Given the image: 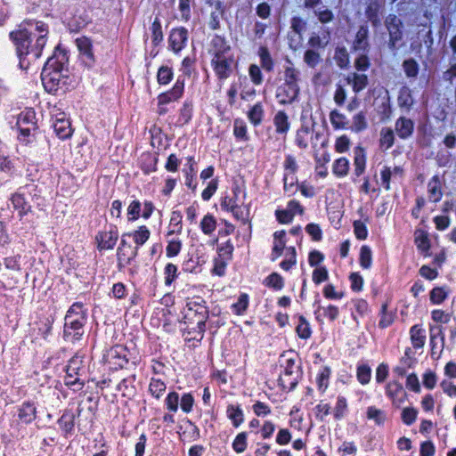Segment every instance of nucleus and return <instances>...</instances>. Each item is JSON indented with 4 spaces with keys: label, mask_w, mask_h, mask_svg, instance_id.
<instances>
[{
    "label": "nucleus",
    "mask_w": 456,
    "mask_h": 456,
    "mask_svg": "<svg viewBox=\"0 0 456 456\" xmlns=\"http://www.w3.org/2000/svg\"><path fill=\"white\" fill-rule=\"evenodd\" d=\"M28 26L35 25V31L37 35L36 43L31 45L32 31H29L26 27L20 26L19 29L10 33V37L16 46L17 53L20 58V67L22 69H27L31 61L37 60L42 53L43 48L46 44V36L48 28L42 21H36L35 23L27 22Z\"/></svg>",
    "instance_id": "obj_1"
},
{
    "label": "nucleus",
    "mask_w": 456,
    "mask_h": 456,
    "mask_svg": "<svg viewBox=\"0 0 456 456\" xmlns=\"http://www.w3.org/2000/svg\"><path fill=\"white\" fill-rule=\"evenodd\" d=\"M67 61L68 57L65 52L56 47L54 53L48 58L41 73L42 83L47 92H55L61 84H65L63 79L67 76L63 74V71Z\"/></svg>",
    "instance_id": "obj_2"
},
{
    "label": "nucleus",
    "mask_w": 456,
    "mask_h": 456,
    "mask_svg": "<svg viewBox=\"0 0 456 456\" xmlns=\"http://www.w3.org/2000/svg\"><path fill=\"white\" fill-rule=\"evenodd\" d=\"M385 25L389 33V47L392 50L395 49L396 42L402 39V20L395 14H389L385 20Z\"/></svg>",
    "instance_id": "obj_3"
},
{
    "label": "nucleus",
    "mask_w": 456,
    "mask_h": 456,
    "mask_svg": "<svg viewBox=\"0 0 456 456\" xmlns=\"http://www.w3.org/2000/svg\"><path fill=\"white\" fill-rule=\"evenodd\" d=\"M83 320L72 318L70 314H66L64 323V336L72 339H78L83 334Z\"/></svg>",
    "instance_id": "obj_4"
},
{
    "label": "nucleus",
    "mask_w": 456,
    "mask_h": 456,
    "mask_svg": "<svg viewBox=\"0 0 456 456\" xmlns=\"http://www.w3.org/2000/svg\"><path fill=\"white\" fill-rule=\"evenodd\" d=\"M232 58L230 56H217L214 57L212 63L214 65L215 71L219 78H227L232 71Z\"/></svg>",
    "instance_id": "obj_5"
},
{
    "label": "nucleus",
    "mask_w": 456,
    "mask_h": 456,
    "mask_svg": "<svg viewBox=\"0 0 456 456\" xmlns=\"http://www.w3.org/2000/svg\"><path fill=\"white\" fill-rule=\"evenodd\" d=\"M188 31L184 28H174L169 35V43L175 53L181 51L187 41Z\"/></svg>",
    "instance_id": "obj_6"
},
{
    "label": "nucleus",
    "mask_w": 456,
    "mask_h": 456,
    "mask_svg": "<svg viewBox=\"0 0 456 456\" xmlns=\"http://www.w3.org/2000/svg\"><path fill=\"white\" fill-rule=\"evenodd\" d=\"M67 376L65 378V383L67 386L73 387L74 390H79L83 387L86 381V375L78 370L67 366Z\"/></svg>",
    "instance_id": "obj_7"
},
{
    "label": "nucleus",
    "mask_w": 456,
    "mask_h": 456,
    "mask_svg": "<svg viewBox=\"0 0 456 456\" xmlns=\"http://www.w3.org/2000/svg\"><path fill=\"white\" fill-rule=\"evenodd\" d=\"M76 44L80 53L83 55L86 64L90 66L94 63V58L92 51L91 40L86 37H82L76 40Z\"/></svg>",
    "instance_id": "obj_8"
},
{
    "label": "nucleus",
    "mask_w": 456,
    "mask_h": 456,
    "mask_svg": "<svg viewBox=\"0 0 456 456\" xmlns=\"http://www.w3.org/2000/svg\"><path fill=\"white\" fill-rule=\"evenodd\" d=\"M183 81L178 79L171 91L163 93L159 96V103L167 104L180 98L183 92Z\"/></svg>",
    "instance_id": "obj_9"
},
{
    "label": "nucleus",
    "mask_w": 456,
    "mask_h": 456,
    "mask_svg": "<svg viewBox=\"0 0 456 456\" xmlns=\"http://www.w3.org/2000/svg\"><path fill=\"white\" fill-rule=\"evenodd\" d=\"M137 255V248H132L130 245L123 238L121 240L120 247L118 249V257L119 265L128 264Z\"/></svg>",
    "instance_id": "obj_10"
},
{
    "label": "nucleus",
    "mask_w": 456,
    "mask_h": 456,
    "mask_svg": "<svg viewBox=\"0 0 456 456\" xmlns=\"http://www.w3.org/2000/svg\"><path fill=\"white\" fill-rule=\"evenodd\" d=\"M118 238V232L114 229L108 232H102L97 237L99 247L102 249H110L115 246Z\"/></svg>",
    "instance_id": "obj_11"
},
{
    "label": "nucleus",
    "mask_w": 456,
    "mask_h": 456,
    "mask_svg": "<svg viewBox=\"0 0 456 456\" xmlns=\"http://www.w3.org/2000/svg\"><path fill=\"white\" fill-rule=\"evenodd\" d=\"M299 87L289 86H283L279 88L276 97L279 99L280 103L287 104L291 103L298 95Z\"/></svg>",
    "instance_id": "obj_12"
},
{
    "label": "nucleus",
    "mask_w": 456,
    "mask_h": 456,
    "mask_svg": "<svg viewBox=\"0 0 456 456\" xmlns=\"http://www.w3.org/2000/svg\"><path fill=\"white\" fill-rule=\"evenodd\" d=\"M414 124L410 118L402 117L395 122V132L402 139H406L412 134Z\"/></svg>",
    "instance_id": "obj_13"
},
{
    "label": "nucleus",
    "mask_w": 456,
    "mask_h": 456,
    "mask_svg": "<svg viewBox=\"0 0 456 456\" xmlns=\"http://www.w3.org/2000/svg\"><path fill=\"white\" fill-rule=\"evenodd\" d=\"M428 200L432 202H438L442 196V184L439 177L435 175L428 183Z\"/></svg>",
    "instance_id": "obj_14"
},
{
    "label": "nucleus",
    "mask_w": 456,
    "mask_h": 456,
    "mask_svg": "<svg viewBox=\"0 0 456 456\" xmlns=\"http://www.w3.org/2000/svg\"><path fill=\"white\" fill-rule=\"evenodd\" d=\"M210 45L214 57L225 56L230 51V45L227 44L226 40L217 35L212 38Z\"/></svg>",
    "instance_id": "obj_15"
},
{
    "label": "nucleus",
    "mask_w": 456,
    "mask_h": 456,
    "mask_svg": "<svg viewBox=\"0 0 456 456\" xmlns=\"http://www.w3.org/2000/svg\"><path fill=\"white\" fill-rule=\"evenodd\" d=\"M368 36V27L365 25L361 26L356 33L355 40L354 42V50L366 51L369 48Z\"/></svg>",
    "instance_id": "obj_16"
},
{
    "label": "nucleus",
    "mask_w": 456,
    "mask_h": 456,
    "mask_svg": "<svg viewBox=\"0 0 456 456\" xmlns=\"http://www.w3.org/2000/svg\"><path fill=\"white\" fill-rule=\"evenodd\" d=\"M430 340L432 345V355L440 354L444 347V336L440 327L432 328L430 330Z\"/></svg>",
    "instance_id": "obj_17"
},
{
    "label": "nucleus",
    "mask_w": 456,
    "mask_h": 456,
    "mask_svg": "<svg viewBox=\"0 0 456 456\" xmlns=\"http://www.w3.org/2000/svg\"><path fill=\"white\" fill-rule=\"evenodd\" d=\"M346 80L355 93L363 90L368 85V77L364 74L352 73L347 77Z\"/></svg>",
    "instance_id": "obj_18"
},
{
    "label": "nucleus",
    "mask_w": 456,
    "mask_h": 456,
    "mask_svg": "<svg viewBox=\"0 0 456 456\" xmlns=\"http://www.w3.org/2000/svg\"><path fill=\"white\" fill-rule=\"evenodd\" d=\"M53 129L61 139H66L71 135V127L69 120L58 118L53 124Z\"/></svg>",
    "instance_id": "obj_19"
},
{
    "label": "nucleus",
    "mask_w": 456,
    "mask_h": 456,
    "mask_svg": "<svg viewBox=\"0 0 456 456\" xmlns=\"http://www.w3.org/2000/svg\"><path fill=\"white\" fill-rule=\"evenodd\" d=\"M273 123L276 127V132L280 134H285L289 128V123L288 121V116L284 111H278L273 118Z\"/></svg>",
    "instance_id": "obj_20"
},
{
    "label": "nucleus",
    "mask_w": 456,
    "mask_h": 456,
    "mask_svg": "<svg viewBox=\"0 0 456 456\" xmlns=\"http://www.w3.org/2000/svg\"><path fill=\"white\" fill-rule=\"evenodd\" d=\"M379 3L375 0H372L369 3V4L366 8V11H365L366 17L375 27L378 26L380 22V20L379 19Z\"/></svg>",
    "instance_id": "obj_21"
},
{
    "label": "nucleus",
    "mask_w": 456,
    "mask_h": 456,
    "mask_svg": "<svg viewBox=\"0 0 456 456\" xmlns=\"http://www.w3.org/2000/svg\"><path fill=\"white\" fill-rule=\"evenodd\" d=\"M19 418L24 423H29L36 418V407L29 403H24L19 411Z\"/></svg>",
    "instance_id": "obj_22"
},
{
    "label": "nucleus",
    "mask_w": 456,
    "mask_h": 456,
    "mask_svg": "<svg viewBox=\"0 0 456 456\" xmlns=\"http://www.w3.org/2000/svg\"><path fill=\"white\" fill-rule=\"evenodd\" d=\"M411 338L414 347H422L425 344L424 330L418 325L411 327Z\"/></svg>",
    "instance_id": "obj_23"
},
{
    "label": "nucleus",
    "mask_w": 456,
    "mask_h": 456,
    "mask_svg": "<svg viewBox=\"0 0 456 456\" xmlns=\"http://www.w3.org/2000/svg\"><path fill=\"white\" fill-rule=\"evenodd\" d=\"M299 71L294 68L288 67L284 72L285 86L299 87L297 85Z\"/></svg>",
    "instance_id": "obj_24"
},
{
    "label": "nucleus",
    "mask_w": 456,
    "mask_h": 456,
    "mask_svg": "<svg viewBox=\"0 0 456 456\" xmlns=\"http://www.w3.org/2000/svg\"><path fill=\"white\" fill-rule=\"evenodd\" d=\"M12 203L15 208L20 209V216L26 215L28 211H30V206H28L23 196L20 193H15L12 195Z\"/></svg>",
    "instance_id": "obj_25"
},
{
    "label": "nucleus",
    "mask_w": 456,
    "mask_h": 456,
    "mask_svg": "<svg viewBox=\"0 0 456 456\" xmlns=\"http://www.w3.org/2000/svg\"><path fill=\"white\" fill-rule=\"evenodd\" d=\"M415 235V243L418 248L422 252H427L430 247L428 234L422 230H418Z\"/></svg>",
    "instance_id": "obj_26"
},
{
    "label": "nucleus",
    "mask_w": 456,
    "mask_h": 456,
    "mask_svg": "<svg viewBox=\"0 0 456 456\" xmlns=\"http://www.w3.org/2000/svg\"><path fill=\"white\" fill-rule=\"evenodd\" d=\"M264 110L261 103L255 104L248 113V118L255 126L261 123Z\"/></svg>",
    "instance_id": "obj_27"
},
{
    "label": "nucleus",
    "mask_w": 456,
    "mask_h": 456,
    "mask_svg": "<svg viewBox=\"0 0 456 456\" xmlns=\"http://www.w3.org/2000/svg\"><path fill=\"white\" fill-rule=\"evenodd\" d=\"M216 227V219L211 215H206L200 222V228L207 235L211 234L215 231Z\"/></svg>",
    "instance_id": "obj_28"
},
{
    "label": "nucleus",
    "mask_w": 456,
    "mask_h": 456,
    "mask_svg": "<svg viewBox=\"0 0 456 456\" xmlns=\"http://www.w3.org/2000/svg\"><path fill=\"white\" fill-rule=\"evenodd\" d=\"M330 119L331 125L336 129H341V128L346 127V116L344 114H342L341 112H339L338 110H332L330 114Z\"/></svg>",
    "instance_id": "obj_29"
},
{
    "label": "nucleus",
    "mask_w": 456,
    "mask_h": 456,
    "mask_svg": "<svg viewBox=\"0 0 456 456\" xmlns=\"http://www.w3.org/2000/svg\"><path fill=\"white\" fill-rule=\"evenodd\" d=\"M367 418L369 419H372L375 421L376 424L381 425L384 423L386 419V414L384 411L370 406L367 410Z\"/></svg>",
    "instance_id": "obj_30"
},
{
    "label": "nucleus",
    "mask_w": 456,
    "mask_h": 456,
    "mask_svg": "<svg viewBox=\"0 0 456 456\" xmlns=\"http://www.w3.org/2000/svg\"><path fill=\"white\" fill-rule=\"evenodd\" d=\"M395 135L390 128H384L380 133V144L386 149H389L394 144Z\"/></svg>",
    "instance_id": "obj_31"
},
{
    "label": "nucleus",
    "mask_w": 456,
    "mask_h": 456,
    "mask_svg": "<svg viewBox=\"0 0 456 456\" xmlns=\"http://www.w3.org/2000/svg\"><path fill=\"white\" fill-rule=\"evenodd\" d=\"M259 56L261 60V66L263 69L270 71L273 69V60L270 53L266 47H260Z\"/></svg>",
    "instance_id": "obj_32"
},
{
    "label": "nucleus",
    "mask_w": 456,
    "mask_h": 456,
    "mask_svg": "<svg viewBox=\"0 0 456 456\" xmlns=\"http://www.w3.org/2000/svg\"><path fill=\"white\" fill-rule=\"evenodd\" d=\"M150 237V231L146 226H141L133 234L134 240L137 246L144 244Z\"/></svg>",
    "instance_id": "obj_33"
},
{
    "label": "nucleus",
    "mask_w": 456,
    "mask_h": 456,
    "mask_svg": "<svg viewBox=\"0 0 456 456\" xmlns=\"http://www.w3.org/2000/svg\"><path fill=\"white\" fill-rule=\"evenodd\" d=\"M194 306L197 307L193 312V317H196L195 322L197 323L199 328H201V326L205 325V322L207 319V310L205 306L200 304H194Z\"/></svg>",
    "instance_id": "obj_34"
},
{
    "label": "nucleus",
    "mask_w": 456,
    "mask_h": 456,
    "mask_svg": "<svg viewBox=\"0 0 456 456\" xmlns=\"http://www.w3.org/2000/svg\"><path fill=\"white\" fill-rule=\"evenodd\" d=\"M403 67L407 77H415L418 75L419 66L413 59H408L404 61Z\"/></svg>",
    "instance_id": "obj_35"
},
{
    "label": "nucleus",
    "mask_w": 456,
    "mask_h": 456,
    "mask_svg": "<svg viewBox=\"0 0 456 456\" xmlns=\"http://www.w3.org/2000/svg\"><path fill=\"white\" fill-rule=\"evenodd\" d=\"M348 160L345 158H340L337 159L333 166L334 173L339 176L346 175L348 172Z\"/></svg>",
    "instance_id": "obj_36"
},
{
    "label": "nucleus",
    "mask_w": 456,
    "mask_h": 456,
    "mask_svg": "<svg viewBox=\"0 0 456 456\" xmlns=\"http://www.w3.org/2000/svg\"><path fill=\"white\" fill-rule=\"evenodd\" d=\"M367 127V121L365 115L362 112L357 113L353 118L352 129L358 133L364 130Z\"/></svg>",
    "instance_id": "obj_37"
},
{
    "label": "nucleus",
    "mask_w": 456,
    "mask_h": 456,
    "mask_svg": "<svg viewBox=\"0 0 456 456\" xmlns=\"http://www.w3.org/2000/svg\"><path fill=\"white\" fill-rule=\"evenodd\" d=\"M240 191V189L237 187L234 189L233 193L234 197H225L222 202H221V208H224L227 211H231L232 208H234L239 203H238V192Z\"/></svg>",
    "instance_id": "obj_38"
},
{
    "label": "nucleus",
    "mask_w": 456,
    "mask_h": 456,
    "mask_svg": "<svg viewBox=\"0 0 456 456\" xmlns=\"http://www.w3.org/2000/svg\"><path fill=\"white\" fill-rule=\"evenodd\" d=\"M296 330L301 338H307L310 337L311 330L309 324L303 316L299 317V323L297 324Z\"/></svg>",
    "instance_id": "obj_39"
},
{
    "label": "nucleus",
    "mask_w": 456,
    "mask_h": 456,
    "mask_svg": "<svg viewBox=\"0 0 456 456\" xmlns=\"http://www.w3.org/2000/svg\"><path fill=\"white\" fill-rule=\"evenodd\" d=\"M297 177L295 175L284 174V190L289 193H294L297 191Z\"/></svg>",
    "instance_id": "obj_40"
},
{
    "label": "nucleus",
    "mask_w": 456,
    "mask_h": 456,
    "mask_svg": "<svg viewBox=\"0 0 456 456\" xmlns=\"http://www.w3.org/2000/svg\"><path fill=\"white\" fill-rule=\"evenodd\" d=\"M360 264L363 268H369L371 265V250L368 246L361 248Z\"/></svg>",
    "instance_id": "obj_41"
},
{
    "label": "nucleus",
    "mask_w": 456,
    "mask_h": 456,
    "mask_svg": "<svg viewBox=\"0 0 456 456\" xmlns=\"http://www.w3.org/2000/svg\"><path fill=\"white\" fill-rule=\"evenodd\" d=\"M305 62L311 68H314L321 61V56L314 50H307L304 55Z\"/></svg>",
    "instance_id": "obj_42"
},
{
    "label": "nucleus",
    "mask_w": 456,
    "mask_h": 456,
    "mask_svg": "<svg viewBox=\"0 0 456 456\" xmlns=\"http://www.w3.org/2000/svg\"><path fill=\"white\" fill-rule=\"evenodd\" d=\"M173 73L171 69L162 66L158 72V82L161 85H167L172 79Z\"/></svg>",
    "instance_id": "obj_43"
},
{
    "label": "nucleus",
    "mask_w": 456,
    "mask_h": 456,
    "mask_svg": "<svg viewBox=\"0 0 456 456\" xmlns=\"http://www.w3.org/2000/svg\"><path fill=\"white\" fill-rule=\"evenodd\" d=\"M227 412L234 426L238 427L242 422L243 414L240 409L235 408L234 406H229Z\"/></svg>",
    "instance_id": "obj_44"
},
{
    "label": "nucleus",
    "mask_w": 456,
    "mask_h": 456,
    "mask_svg": "<svg viewBox=\"0 0 456 456\" xmlns=\"http://www.w3.org/2000/svg\"><path fill=\"white\" fill-rule=\"evenodd\" d=\"M413 103L412 97L408 89H403L400 92L398 96V104L400 107H405L409 109Z\"/></svg>",
    "instance_id": "obj_45"
},
{
    "label": "nucleus",
    "mask_w": 456,
    "mask_h": 456,
    "mask_svg": "<svg viewBox=\"0 0 456 456\" xmlns=\"http://www.w3.org/2000/svg\"><path fill=\"white\" fill-rule=\"evenodd\" d=\"M335 60L340 68H345L348 63V53L346 48H338L335 53Z\"/></svg>",
    "instance_id": "obj_46"
},
{
    "label": "nucleus",
    "mask_w": 456,
    "mask_h": 456,
    "mask_svg": "<svg viewBox=\"0 0 456 456\" xmlns=\"http://www.w3.org/2000/svg\"><path fill=\"white\" fill-rule=\"evenodd\" d=\"M288 258L281 263V268L289 270L292 265L296 264V249L291 247L287 249Z\"/></svg>",
    "instance_id": "obj_47"
},
{
    "label": "nucleus",
    "mask_w": 456,
    "mask_h": 456,
    "mask_svg": "<svg viewBox=\"0 0 456 456\" xmlns=\"http://www.w3.org/2000/svg\"><path fill=\"white\" fill-rule=\"evenodd\" d=\"M323 312L324 316L328 317L330 321H334L338 315V309L336 306L329 305L328 307H321L319 306L316 314H318L317 318L321 315V312Z\"/></svg>",
    "instance_id": "obj_48"
},
{
    "label": "nucleus",
    "mask_w": 456,
    "mask_h": 456,
    "mask_svg": "<svg viewBox=\"0 0 456 456\" xmlns=\"http://www.w3.org/2000/svg\"><path fill=\"white\" fill-rule=\"evenodd\" d=\"M265 284L276 289H280L283 286L282 278L276 273L269 275L265 280Z\"/></svg>",
    "instance_id": "obj_49"
},
{
    "label": "nucleus",
    "mask_w": 456,
    "mask_h": 456,
    "mask_svg": "<svg viewBox=\"0 0 456 456\" xmlns=\"http://www.w3.org/2000/svg\"><path fill=\"white\" fill-rule=\"evenodd\" d=\"M354 231L357 239L365 240L367 238V228L362 221L357 220L354 222Z\"/></svg>",
    "instance_id": "obj_50"
},
{
    "label": "nucleus",
    "mask_w": 456,
    "mask_h": 456,
    "mask_svg": "<svg viewBox=\"0 0 456 456\" xmlns=\"http://www.w3.org/2000/svg\"><path fill=\"white\" fill-rule=\"evenodd\" d=\"M370 373L371 371L370 367L366 365L360 366L357 370L358 380L362 384H367L370 381Z\"/></svg>",
    "instance_id": "obj_51"
},
{
    "label": "nucleus",
    "mask_w": 456,
    "mask_h": 456,
    "mask_svg": "<svg viewBox=\"0 0 456 456\" xmlns=\"http://www.w3.org/2000/svg\"><path fill=\"white\" fill-rule=\"evenodd\" d=\"M248 300L246 294L240 295L237 303L232 305V308L237 314H241L248 307Z\"/></svg>",
    "instance_id": "obj_52"
},
{
    "label": "nucleus",
    "mask_w": 456,
    "mask_h": 456,
    "mask_svg": "<svg viewBox=\"0 0 456 456\" xmlns=\"http://www.w3.org/2000/svg\"><path fill=\"white\" fill-rule=\"evenodd\" d=\"M246 445H247V442H246V434L245 433H240L239 434L233 444H232V447L233 449L237 452H242L245 451L246 449Z\"/></svg>",
    "instance_id": "obj_53"
},
{
    "label": "nucleus",
    "mask_w": 456,
    "mask_h": 456,
    "mask_svg": "<svg viewBox=\"0 0 456 456\" xmlns=\"http://www.w3.org/2000/svg\"><path fill=\"white\" fill-rule=\"evenodd\" d=\"M446 297V292L442 288H435L430 293V299L435 304L442 303Z\"/></svg>",
    "instance_id": "obj_54"
},
{
    "label": "nucleus",
    "mask_w": 456,
    "mask_h": 456,
    "mask_svg": "<svg viewBox=\"0 0 456 456\" xmlns=\"http://www.w3.org/2000/svg\"><path fill=\"white\" fill-rule=\"evenodd\" d=\"M402 391L403 387L397 381H392L387 385V395L391 398H395Z\"/></svg>",
    "instance_id": "obj_55"
},
{
    "label": "nucleus",
    "mask_w": 456,
    "mask_h": 456,
    "mask_svg": "<svg viewBox=\"0 0 456 456\" xmlns=\"http://www.w3.org/2000/svg\"><path fill=\"white\" fill-rule=\"evenodd\" d=\"M69 366L71 368H74L75 370H78L79 372L86 374V367L84 364L83 358L81 356H74L69 362Z\"/></svg>",
    "instance_id": "obj_56"
},
{
    "label": "nucleus",
    "mask_w": 456,
    "mask_h": 456,
    "mask_svg": "<svg viewBox=\"0 0 456 456\" xmlns=\"http://www.w3.org/2000/svg\"><path fill=\"white\" fill-rule=\"evenodd\" d=\"M182 248V242L180 240H170L167 246V256H175L178 255Z\"/></svg>",
    "instance_id": "obj_57"
},
{
    "label": "nucleus",
    "mask_w": 456,
    "mask_h": 456,
    "mask_svg": "<svg viewBox=\"0 0 456 456\" xmlns=\"http://www.w3.org/2000/svg\"><path fill=\"white\" fill-rule=\"evenodd\" d=\"M347 407V404H346V400L345 397H338V401H337V404H336V407H335V412H334V415H335V418L336 419H340L344 416V412L346 411Z\"/></svg>",
    "instance_id": "obj_58"
},
{
    "label": "nucleus",
    "mask_w": 456,
    "mask_h": 456,
    "mask_svg": "<svg viewBox=\"0 0 456 456\" xmlns=\"http://www.w3.org/2000/svg\"><path fill=\"white\" fill-rule=\"evenodd\" d=\"M308 128H301L297 131L296 136V142L301 149H305L308 145L305 136L308 134Z\"/></svg>",
    "instance_id": "obj_59"
},
{
    "label": "nucleus",
    "mask_w": 456,
    "mask_h": 456,
    "mask_svg": "<svg viewBox=\"0 0 456 456\" xmlns=\"http://www.w3.org/2000/svg\"><path fill=\"white\" fill-rule=\"evenodd\" d=\"M417 417V411L413 408H405L402 412V419L407 425L411 424Z\"/></svg>",
    "instance_id": "obj_60"
},
{
    "label": "nucleus",
    "mask_w": 456,
    "mask_h": 456,
    "mask_svg": "<svg viewBox=\"0 0 456 456\" xmlns=\"http://www.w3.org/2000/svg\"><path fill=\"white\" fill-rule=\"evenodd\" d=\"M285 174L295 175L297 170V164L295 158L288 156L284 162Z\"/></svg>",
    "instance_id": "obj_61"
},
{
    "label": "nucleus",
    "mask_w": 456,
    "mask_h": 456,
    "mask_svg": "<svg viewBox=\"0 0 456 456\" xmlns=\"http://www.w3.org/2000/svg\"><path fill=\"white\" fill-rule=\"evenodd\" d=\"M387 305H383L382 306V316L379 321V327L387 328L394 321L392 314L387 312Z\"/></svg>",
    "instance_id": "obj_62"
},
{
    "label": "nucleus",
    "mask_w": 456,
    "mask_h": 456,
    "mask_svg": "<svg viewBox=\"0 0 456 456\" xmlns=\"http://www.w3.org/2000/svg\"><path fill=\"white\" fill-rule=\"evenodd\" d=\"M249 75L254 84L259 85L262 83V73L258 66L255 64L250 65Z\"/></svg>",
    "instance_id": "obj_63"
},
{
    "label": "nucleus",
    "mask_w": 456,
    "mask_h": 456,
    "mask_svg": "<svg viewBox=\"0 0 456 456\" xmlns=\"http://www.w3.org/2000/svg\"><path fill=\"white\" fill-rule=\"evenodd\" d=\"M314 12L322 23L330 22L333 20V17H334L332 12L329 9H324V10L319 9V10L315 11Z\"/></svg>",
    "instance_id": "obj_64"
}]
</instances>
